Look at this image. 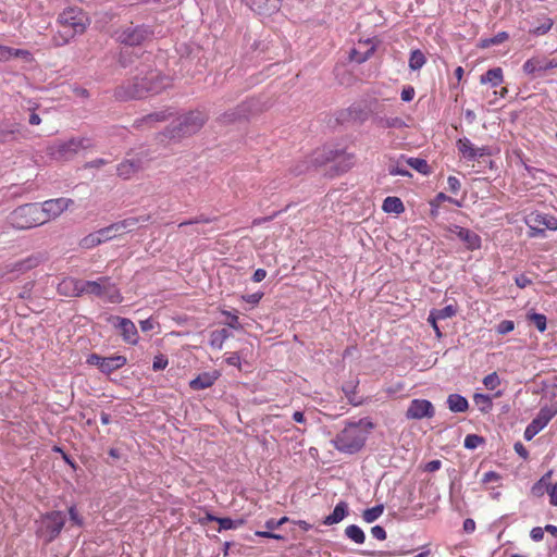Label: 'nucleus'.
Segmentation results:
<instances>
[{
    "label": "nucleus",
    "mask_w": 557,
    "mask_h": 557,
    "mask_svg": "<svg viewBox=\"0 0 557 557\" xmlns=\"http://www.w3.org/2000/svg\"><path fill=\"white\" fill-rule=\"evenodd\" d=\"M170 85L169 77L158 70L140 71L134 78L127 81L115 89L114 96L121 101L143 99L159 94Z\"/></svg>",
    "instance_id": "nucleus-1"
},
{
    "label": "nucleus",
    "mask_w": 557,
    "mask_h": 557,
    "mask_svg": "<svg viewBox=\"0 0 557 557\" xmlns=\"http://www.w3.org/2000/svg\"><path fill=\"white\" fill-rule=\"evenodd\" d=\"M207 120L208 116L205 112L199 110L189 111L172 121V123L158 135V140L163 145L178 141L200 131Z\"/></svg>",
    "instance_id": "nucleus-2"
},
{
    "label": "nucleus",
    "mask_w": 557,
    "mask_h": 557,
    "mask_svg": "<svg viewBox=\"0 0 557 557\" xmlns=\"http://www.w3.org/2000/svg\"><path fill=\"white\" fill-rule=\"evenodd\" d=\"M58 23L62 28L53 36V41L55 46H63L75 35L84 33L89 20L82 9L70 7L60 13Z\"/></svg>",
    "instance_id": "nucleus-3"
},
{
    "label": "nucleus",
    "mask_w": 557,
    "mask_h": 557,
    "mask_svg": "<svg viewBox=\"0 0 557 557\" xmlns=\"http://www.w3.org/2000/svg\"><path fill=\"white\" fill-rule=\"evenodd\" d=\"M362 424L363 420L348 423L332 441L335 448L349 455L361 450L368 438V431Z\"/></svg>",
    "instance_id": "nucleus-4"
},
{
    "label": "nucleus",
    "mask_w": 557,
    "mask_h": 557,
    "mask_svg": "<svg viewBox=\"0 0 557 557\" xmlns=\"http://www.w3.org/2000/svg\"><path fill=\"white\" fill-rule=\"evenodd\" d=\"M95 141L87 136L71 137L66 140H59L48 148L49 154L57 161L73 160L79 152L92 149Z\"/></svg>",
    "instance_id": "nucleus-5"
},
{
    "label": "nucleus",
    "mask_w": 557,
    "mask_h": 557,
    "mask_svg": "<svg viewBox=\"0 0 557 557\" xmlns=\"http://www.w3.org/2000/svg\"><path fill=\"white\" fill-rule=\"evenodd\" d=\"M66 522V513L62 510L48 511L40 516L37 521L36 535L42 539L46 544L57 540Z\"/></svg>",
    "instance_id": "nucleus-6"
},
{
    "label": "nucleus",
    "mask_w": 557,
    "mask_h": 557,
    "mask_svg": "<svg viewBox=\"0 0 557 557\" xmlns=\"http://www.w3.org/2000/svg\"><path fill=\"white\" fill-rule=\"evenodd\" d=\"M85 294L106 299L111 304L122 301L120 289L109 276H101L96 281H83V295Z\"/></svg>",
    "instance_id": "nucleus-7"
},
{
    "label": "nucleus",
    "mask_w": 557,
    "mask_h": 557,
    "mask_svg": "<svg viewBox=\"0 0 557 557\" xmlns=\"http://www.w3.org/2000/svg\"><path fill=\"white\" fill-rule=\"evenodd\" d=\"M11 224L18 230H28L44 223L39 203H25L10 214Z\"/></svg>",
    "instance_id": "nucleus-8"
},
{
    "label": "nucleus",
    "mask_w": 557,
    "mask_h": 557,
    "mask_svg": "<svg viewBox=\"0 0 557 557\" xmlns=\"http://www.w3.org/2000/svg\"><path fill=\"white\" fill-rule=\"evenodd\" d=\"M153 35L150 26L129 24L115 30L114 36L121 45L135 47L140 46Z\"/></svg>",
    "instance_id": "nucleus-9"
},
{
    "label": "nucleus",
    "mask_w": 557,
    "mask_h": 557,
    "mask_svg": "<svg viewBox=\"0 0 557 557\" xmlns=\"http://www.w3.org/2000/svg\"><path fill=\"white\" fill-rule=\"evenodd\" d=\"M530 237H545V231L557 230V219L553 215L532 212L525 218Z\"/></svg>",
    "instance_id": "nucleus-10"
},
{
    "label": "nucleus",
    "mask_w": 557,
    "mask_h": 557,
    "mask_svg": "<svg viewBox=\"0 0 557 557\" xmlns=\"http://www.w3.org/2000/svg\"><path fill=\"white\" fill-rule=\"evenodd\" d=\"M557 414V403L550 406H544L540 409L536 417L527 425L523 437L525 441H531L539 434L548 422Z\"/></svg>",
    "instance_id": "nucleus-11"
},
{
    "label": "nucleus",
    "mask_w": 557,
    "mask_h": 557,
    "mask_svg": "<svg viewBox=\"0 0 557 557\" xmlns=\"http://www.w3.org/2000/svg\"><path fill=\"white\" fill-rule=\"evenodd\" d=\"M148 161L149 158L146 151H140L131 158H126L117 165V175L123 180H128L134 174L143 170Z\"/></svg>",
    "instance_id": "nucleus-12"
},
{
    "label": "nucleus",
    "mask_w": 557,
    "mask_h": 557,
    "mask_svg": "<svg viewBox=\"0 0 557 557\" xmlns=\"http://www.w3.org/2000/svg\"><path fill=\"white\" fill-rule=\"evenodd\" d=\"M73 203L70 198H54L44 201L40 206V212L42 213L44 223L49 222L61 215Z\"/></svg>",
    "instance_id": "nucleus-13"
},
{
    "label": "nucleus",
    "mask_w": 557,
    "mask_h": 557,
    "mask_svg": "<svg viewBox=\"0 0 557 557\" xmlns=\"http://www.w3.org/2000/svg\"><path fill=\"white\" fill-rule=\"evenodd\" d=\"M108 321L117 330L123 341L131 345H136L139 339L137 327L134 322L127 318L112 315Z\"/></svg>",
    "instance_id": "nucleus-14"
},
{
    "label": "nucleus",
    "mask_w": 557,
    "mask_h": 557,
    "mask_svg": "<svg viewBox=\"0 0 557 557\" xmlns=\"http://www.w3.org/2000/svg\"><path fill=\"white\" fill-rule=\"evenodd\" d=\"M435 414V408L433 404L428 399H412L405 413L408 420H421L424 418H433Z\"/></svg>",
    "instance_id": "nucleus-15"
},
{
    "label": "nucleus",
    "mask_w": 557,
    "mask_h": 557,
    "mask_svg": "<svg viewBox=\"0 0 557 557\" xmlns=\"http://www.w3.org/2000/svg\"><path fill=\"white\" fill-rule=\"evenodd\" d=\"M448 232L458 237L468 250H476L481 248V237L473 231L459 225H449Z\"/></svg>",
    "instance_id": "nucleus-16"
},
{
    "label": "nucleus",
    "mask_w": 557,
    "mask_h": 557,
    "mask_svg": "<svg viewBox=\"0 0 557 557\" xmlns=\"http://www.w3.org/2000/svg\"><path fill=\"white\" fill-rule=\"evenodd\" d=\"M557 69V58H532L524 62L523 71L529 75Z\"/></svg>",
    "instance_id": "nucleus-17"
},
{
    "label": "nucleus",
    "mask_w": 557,
    "mask_h": 557,
    "mask_svg": "<svg viewBox=\"0 0 557 557\" xmlns=\"http://www.w3.org/2000/svg\"><path fill=\"white\" fill-rule=\"evenodd\" d=\"M46 259L44 253H34L23 260L7 265V273H24L38 267Z\"/></svg>",
    "instance_id": "nucleus-18"
},
{
    "label": "nucleus",
    "mask_w": 557,
    "mask_h": 557,
    "mask_svg": "<svg viewBox=\"0 0 557 557\" xmlns=\"http://www.w3.org/2000/svg\"><path fill=\"white\" fill-rule=\"evenodd\" d=\"M249 8L259 15H272L282 5V0H247Z\"/></svg>",
    "instance_id": "nucleus-19"
},
{
    "label": "nucleus",
    "mask_w": 557,
    "mask_h": 557,
    "mask_svg": "<svg viewBox=\"0 0 557 557\" xmlns=\"http://www.w3.org/2000/svg\"><path fill=\"white\" fill-rule=\"evenodd\" d=\"M58 292L67 297L83 296V280L66 277L58 285Z\"/></svg>",
    "instance_id": "nucleus-20"
},
{
    "label": "nucleus",
    "mask_w": 557,
    "mask_h": 557,
    "mask_svg": "<svg viewBox=\"0 0 557 557\" xmlns=\"http://www.w3.org/2000/svg\"><path fill=\"white\" fill-rule=\"evenodd\" d=\"M126 362V357L122 355L104 357L103 361L101 362L100 371L104 374H111L112 372L124 367Z\"/></svg>",
    "instance_id": "nucleus-21"
},
{
    "label": "nucleus",
    "mask_w": 557,
    "mask_h": 557,
    "mask_svg": "<svg viewBox=\"0 0 557 557\" xmlns=\"http://www.w3.org/2000/svg\"><path fill=\"white\" fill-rule=\"evenodd\" d=\"M373 123L380 128L401 129L407 126L406 122L399 116L375 115Z\"/></svg>",
    "instance_id": "nucleus-22"
},
{
    "label": "nucleus",
    "mask_w": 557,
    "mask_h": 557,
    "mask_svg": "<svg viewBox=\"0 0 557 557\" xmlns=\"http://www.w3.org/2000/svg\"><path fill=\"white\" fill-rule=\"evenodd\" d=\"M347 113L351 121L363 123L369 119L371 110L364 103H354L348 108Z\"/></svg>",
    "instance_id": "nucleus-23"
},
{
    "label": "nucleus",
    "mask_w": 557,
    "mask_h": 557,
    "mask_svg": "<svg viewBox=\"0 0 557 557\" xmlns=\"http://www.w3.org/2000/svg\"><path fill=\"white\" fill-rule=\"evenodd\" d=\"M348 504L346 502H339L333 512L326 516L323 520L324 525H333L341 522L348 515Z\"/></svg>",
    "instance_id": "nucleus-24"
},
{
    "label": "nucleus",
    "mask_w": 557,
    "mask_h": 557,
    "mask_svg": "<svg viewBox=\"0 0 557 557\" xmlns=\"http://www.w3.org/2000/svg\"><path fill=\"white\" fill-rule=\"evenodd\" d=\"M150 219L149 215H141V216H131L127 219H124L122 221L115 222V225L117 227V231L120 234L132 232L136 228V226L139 223L148 222Z\"/></svg>",
    "instance_id": "nucleus-25"
},
{
    "label": "nucleus",
    "mask_w": 557,
    "mask_h": 557,
    "mask_svg": "<svg viewBox=\"0 0 557 557\" xmlns=\"http://www.w3.org/2000/svg\"><path fill=\"white\" fill-rule=\"evenodd\" d=\"M173 113L170 112L169 110H163V111H159V112H153V113H150L139 120H136L134 125L136 127H141L144 125H153L154 123L157 122H163L165 120H168Z\"/></svg>",
    "instance_id": "nucleus-26"
},
{
    "label": "nucleus",
    "mask_w": 557,
    "mask_h": 557,
    "mask_svg": "<svg viewBox=\"0 0 557 557\" xmlns=\"http://www.w3.org/2000/svg\"><path fill=\"white\" fill-rule=\"evenodd\" d=\"M446 404L451 412H466L469 408L467 398L460 394H450L447 397Z\"/></svg>",
    "instance_id": "nucleus-27"
},
{
    "label": "nucleus",
    "mask_w": 557,
    "mask_h": 557,
    "mask_svg": "<svg viewBox=\"0 0 557 557\" xmlns=\"http://www.w3.org/2000/svg\"><path fill=\"white\" fill-rule=\"evenodd\" d=\"M248 113H249L248 106L243 103V104L238 106L237 108H235L234 110L224 112L220 116V121L224 124L235 122L240 119H246L248 116Z\"/></svg>",
    "instance_id": "nucleus-28"
},
{
    "label": "nucleus",
    "mask_w": 557,
    "mask_h": 557,
    "mask_svg": "<svg viewBox=\"0 0 557 557\" xmlns=\"http://www.w3.org/2000/svg\"><path fill=\"white\" fill-rule=\"evenodd\" d=\"M504 81L503 70L500 67H493L486 71L480 77V83L485 85L490 84L492 87L499 86Z\"/></svg>",
    "instance_id": "nucleus-29"
},
{
    "label": "nucleus",
    "mask_w": 557,
    "mask_h": 557,
    "mask_svg": "<svg viewBox=\"0 0 557 557\" xmlns=\"http://www.w3.org/2000/svg\"><path fill=\"white\" fill-rule=\"evenodd\" d=\"M456 146H457L459 153L462 156V158L467 159L468 161L476 160L475 147L470 141L469 138H467V137L459 138L456 143Z\"/></svg>",
    "instance_id": "nucleus-30"
},
{
    "label": "nucleus",
    "mask_w": 557,
    "mask_h": 557,
    "mask_svg": "<svg viewBox=\"0 0 557 557\" xmlns=\"http://www.w3.org/2000/svg\"><path fill=\"white\" fill-rule=\"evenodd\" d=\"M215 380H216V376H214L208 372H203V373L199 374L197 377H195L194 380H191L189 382V386L194 391H201V389L211 387L214 384Z\"/></svg>",
    "instance_id": "nucleus-31"
},
{
    "label": "nucleus",
    "mask_w": 557,
    "mask_h": 557,
    "mask_svg": "<svg viewBox=\"0 0 557 557\" xmlns=\"http://www.w3.org/2000/svg\"><path fill=\"white\" fill-rule=\"evenodd\" d=\"M382 209L386 213L400 214L405 211V206L400 198L389 196L384 199Z\"/></svg>",
    "instance_id": "nucleus-32"
},
{
    "label": "nucleus",
    "mask_w": 557,
    "mask_h": 557,
    "mask_svg": "<svg viewBox=\"0 0 557 557\" xmlns=\"http://www.w3.org/2000/svg\"><path fill=\"white\" fill-rule=\"evenodd\" d=\"M456 313L457 307L454 305H447L444 308L432 310L428 320H445L453 318Z\"/></svg>",
    "instance_id": "nucleus-33"
},
{
    "label": "nucleus",
    "mask_w": 557,
    "mask_h": 557,
    "mask_svg": "<svg viewBox=\"0 0 557 557\" xmlns=\"http://www.w3.org/2000/svg\"><path fill=\"white\" fill-rule=\"evenodd\" d=\"M230 336L231 333L226 329L215 330L210 334V346L220 350Z\"/></svg>",
    "instance_id": "nucleus-34"
},
{
    "label": "nucleus",
    "mask_w": 557,
    "mask_h": 557,
    "mask_svg": "<svg viewBox=\"0 0 557 557\" xmlns=\"http://www.w3.org/2000/svg\"><path fill=\"white\" fill-rule=\"evenodd\" d=\"M425 63L426 58L420 49H414L410 52L408 65L411 71H419Z\"/></svg>",
    "instance_id": "nucleus-35"
},
{
    "label": "nucleus",
    "mask_w": 557,
    "mask_h": 557,
    "mask_svg": "<svg viewBox=\"0 0 557 557\" xmlns=\"http://www.w3.org/2000/svg\"><path fill=\"white\" fill-rule=\"evenodd\" d=\"M345 535L356 544H363L366 541V534L362 529L356 524H350L345 529Z\"/></svg>",
    "instance_id": "nucleus-36"
},
{
    "label": "nucleus",
    "mask_w": 557,
    "mask_h": 557,
    "mask_svg": "<svg viewBox=\"0 0 557 557\" xmlns=\"http://www.w3.org/2000/svg\"><path fill=\"white\" fill-rule=\"evenodd\" d=\"M474 404L478 406L479 410L483 413H487L493 408V400L486 394L476 393L473 396Z\"/></svg>",
    "instance_id": "nucleus-37"
},
{
    "label": "nucleus",
    "mask_w": 557,
    "mask_h": 557,
    "mask_svg": "<svg viewBox=\"0 0 557 557\" xmlns=\"http://www.w3.org/2000/svg\"><path fill=\"white\" fill-rule=\"evenodd\" d=\"M407 164L412 168L413 170H416L417 172L423 174V175H428L431 173V169H430V165L428 164L426 160L425 159H422V158H408L406 160Z\"/></svg>",
    "instance_id": "nucleus-38"
},
{
    "label": "nucleus",
    "mask_w": 557,
    "mask_h": 557,
    "mask_svg": "<svg viewBox=\"0 0 557 557\" xmlns=\"http://www.w3.org/2000/svg\"><path fill=\"white\" fill-rule=\"evenodd\" d=\"M383 511H384V506L382 504H379L374 507L366 509L362 512V519L367 523H372L383 515Z\"/></svg>",
    "instance_id": "nucleus-39"
},
{
    "label": "nucleus",
    "mask_w": 557,
    "mask_h": 557,
    "mask_svg": "<svg viewBox=\"0 0 557 557\" xmlns=\"http://www.w3.org/2000/svg\"><path fill=\"white\" fill-rule=\"evenodd\" d=\"M17 128L14 125L1 124L0 125V144L9 143L15 138Z\"/></svg>",
    "instance_id": "nucleus-40"
},
{
    "label": "nucleus",
    "mask_w": 557,
    "mask_h": 557,
    "mask_svg": "<svg viewBox=\"0 0 557 557\" xmlns=\"http://www.w3.org/2000/svg\"><path fill=\"white\" fill-rule=\"evenodd\" d=\"M96 233H97L98 237L101 238V244L120 235L115 223H112L111 225H109L107 227L100 228Z\"/></svg>",
    "instance_id": "nucleus-41"
},
{
    "label": "nucleus",
    "mask_w": 557,
    "mask_h": 557,
    "mask_svg": "<svg viewBox=\"0 0 557 557\" xmlns=\"http://www.w3.org/2000/svg\"><path fill=\"white\" fill-rule=\"evenodd\" d=\"M39 104L37 102H34L32 100L26 101L25 109L29 112L28 123L30 125H39L41 123L39 114L36 113Z\"/></svg>",
    "instance_id": "nucleus-42"
},
{
    "label": "nucleus",
    "mask_w": 557,
    "mask_h": 557,
    "mask_svg": "<svg viewBox=\"0 0 557 557\" xmlns=\"http://www.w3.org/2000/svg\"><path fill=\"white\" fill-rule=\"evenodd\" d=\"M530 322H532L540 332H544L547 327V319L542 313L533 312L528 315Z\"/></svg>",
    "instance_id": "nucleus-43"
},
{
    "label": "nucleus",
    "mask_w": 557,
    "mask_h": 557,
    "mask_svg": "<svg viewBox=\"0 0 557 557\" xmlns=\"http://www.w3.org/2000/svg\"><path fill=\"white\" fill-rule=\"evenodd\" d=\"M508 38V34L506 32H500L492 38L481 40V48H488L491 46L499 45L504 42Z\"/></svg>",
    "instance_id": "nucleus-44"
},
{
    "label": "nucleus",
    "mask_w": 557,
    "mask_h": 557,
    "mask_svg": "<svg viewBox=\"0 0 557 557\" xmlns=\"http://www.w3.org/2000/svg\"><path fill=\"white\" fill-rule=\"evenodd\" d=\"M100 244L101 238L98 237L96 232L85 236L81 242V246L86 249L94 248Z\"/></svg>",
    "instance_id": "nucleus-45"
},
{
    "label": "nucleus",
    "mask_w": 557,
    "mask_h": 557,
    "mask_svg": "<svg viewBox=\"0 0 557 557\" xmlns=\"http://www.w3.org/2000/svg\"><path fill=\"white\" fill-rule=\"evenodd\" d=\"M214 220H215V218H210V216H206V215L201 214L195 219H190V220L181 222L178 224V227H184L187 225L208 224V223L213 222Z\"/></svg>",
    "instance_id": "nucleus-46"
},
{
    "label": "nucleus",
    "mask_w": 557,
    "mask_h": 557,
    "mask_svg": "<svg viewBox=\"0 0 557 557\" xmlns=\"http://www.w3.org/2000/svg\"><path fill=\"white\" fill-rule=\"evenodd\" d=\"M484 442L483 437L476 434H468L463 445L468 449H474Z\"/></svg>",
    "instance_id": "nucleus-47"
},
{
    "label": "nucleus",
    "mask_w": 557,
    "mask_h": 557,
    "mask_svg": "<svg viewBox=\"0 0 557 557\" xmlns=\"http://www.w3.org/2000/svg\"><path fill=\"white\" fill-rule=\"evenodd\" d=\"M553 26V21L550 18H545L543 23H541L539 26H535L533 29L530 30L535 36H542L547 34Z\"/></svg>",
    "instance_id": "nucleus-48"
},
{
    "label": "nucleus",
    "mask_w": 557,
    "mask_h": 557,
    "mask_svg": "<svg viewBox=\"0 0 557 557\" xmlns=\"http://www.w3.org/2000/svg\"><path fill=\"white\" fill-rule=\"evenodd\" d=\"M70 520L73 524L77 527L84 525V518L79 515L76 505H71L67 509Z\"/></svg>",
    "instance_id": "nucleus-49"
},
{
    "label": "nucleus",
    "mask_w": 557,
    "mask_h": 557,
    "mask_svg": "<svg viewBox=\"0 0 557 557\" xmlns=\"http://www.w3.org/2000/svg\"><path fill=\"white\" fill-rule=\"evenodd\" d=\"M483 384L488 389H495L500 384V380H499L497 373L493 372V373L487 374L483 379Z\"/></svg>",
    "instance_id": "nucleus-50"
},
{
    "label": "nucleus",
    "mask_w": 557,
    "mask_h": 557,
    "mask_svg": "<svg viewBox=\"0 0 557 557\" xmlns=\"http://www.w3.org/2000/svg\"><path fill=\"white\" fill-rule=\"evenodd\" d=\"M515 323L511 320H503L496 327V331L500 335H505L513 331Z\"/></svg>",
    "instance_id": "nucleus-51"
},
{
    "label": "nucleus",
    "mask_w": 557,
    "mask_h": 557,
    "mask_svg": "<svg viewBox=\"0 0 557 557\" xmlns=\"http://www.w3.org/2000/svg\"><path fill=\"white\" fill-rule=\"evenodd\" d=\"M169 361L164 355H158L153 358L152 369L153 371H160L166 368Z\"/></svg>",
    "instance_id": "nucleus-52"
},
{
    "label": "nucleus",
    "mask_w": 557,
    "mask_h": 557,
    "mask_svg": "<svg viewBox=\"0 0 557 557\" xmlns=\"http://www.w3.org/2000/svg\"><path fill=\"white\" fill-rule=\"evenodd\" d=\"M225 317H227V326L232 327V329H235V330H239L242 329V325L239 323V320H238V317L230 311H223L222 312Z\"/></svg>",
    "instance_id": "nucleus-53"
},
{
    "label": "nucleus",
    "mask_w": 557,
    "mask_h": 557,
    "mask_svg": "<svg viewBox=\"0 0 557 557\" xmlns=\"http://www.w3.org/2000/svg\"><path fill=\"white\" fill-rule=\"evenodd\" d=\"M388 173L393 176L399 175V176H411V173L403 166L399 165H392L388 168Z\"/></svg>",
    "instance_id": "nucleus-54"
},
{
    "label": "nucleus",
    "mask_w": 557,
    "mask_h": 557,
    "mask_svg": "<svg viewBox=\"0 0 557 557\" xmlns=\"http://www.w3.org/2000/svg\"><path fill=\"white\" fill-rule=\"evenodd\" d=\"M371 535L379 541H384V540H386V536H387L385 529L381 525L372 527Z\"/></svg>",
    "instance_id": "nucleus-55"
},
{
    "label": "nucleus",
    "mask_w": 557,
    "mask_h": 557,
    "mask_svg": "<svg viewBox=\"0 0 557 557\" xmlns=\"http://www.w3.org/2000/svg\"><path fill=\"white\" fill-rule=\"evenodd\" d=\"M218 523L220 525L219 530H232L236 528V523L231 518H219Z\"/></svg>",
    "instance_id": "nucleus-56"
},
{
    "label": "nucleus",
    "mask_w": 557,
    "mask_h": 557,
    "mask_svg": "<svg viewBox=\"0 0 557 557\" xmlns=\"http://www.w3.org/2000/svg\"><path fill=\"white\" fill-rule=\"evenodd\" d=\"M338 158V151L330 150L325 158H320V156H315L313 159L314 164H322L326 161L335 160Z\"/></svg>",
    "instance_id": "nucleus-57"
},
{
    "label": "nucleus",
    "mask_w": 557,
    "mask_h": 557,
    "mask_svg": "<svg viewBox=\"0 0 557 557\" xmlns=\"http://www.w3.org/2000/svg\"><path fill=\"white\" fill-rule=\"evenodd\" d=\"M416 95V91H414V88L412 86H406L404 87V89L401 90V100L405 101V102H409L413 99Z\"/></svg>",
    "instance_id": "nucleus-58"
},
{
    "label": "nucleus",
    "mask_w": 557,
    "mask_h": 557,
    "mask_svg": "<svg viewBox=\"0 0 557 557\" xmlns=\"http://www.w3.org/2000/svg\"><path fill=\"white\" fill-rule=\"evenodd\" d=\"M432 201H435V203H438V205H440V202L448 201V202L454 203V205H456L458 207L461 206V203L458 200H455L454 198L445 195L444 193H438Z\"/></svg>",
    "instance_id": "nucleus-59"
},
{
    "label": "nucleus",
    "mask_w": 557,
    "mask_h": 557,
    "mask_svg": "<svg viewBox=\"0 0 557 557\" xmlns=\"http://www.w3.org/2000/svg\"><path fill=\"white\" fill-rule=\"evenodd\" d=\"M103 359H104V357H101L97 354H90L86 359V363L89 366H96L100 370L101 362L103 361Z\"/></svg>",
    "instance_id": "nucleus-60"
},
{
    "label": "nucleus",
    "mask_w": 557,
    "mask_h": 557,
    "mask_svg": "<svg viewBox=\"0 0 557 557\" xmlns=\"http://www.w3.org/2000/svg\"><path fill=\"white\" fill-rule=\"evenodd\" d=\"M448 188L453 194H457L460 189V181L456 176H448L447 178Z\"/></svg>",
    "instance_id": "nucleus-61"
},
{
    "label": "nucleus",
    "mask_w": 557,
    "mask_h": 557,
    "mask_svg": "<svg viewBox=\"0 0 557 557\" xmlns=\"http://www.w3.org/2000/svg\"><path fill=\"white\" fill-rule=\"evenodd\" d=\"M547 494L549 496V503L553 506H557V482L553 485H547Z\"/></svg>",
    "instance_id": "nucleus-62"
},
{
    "label": "nucleus",
    "mask_w": 557,
    "mask_h": 557,
    "mask_svg": "<svg viewBox=\"0 0 557 557\" xmlns=\"http://www.w3.org/2000/svg\"><path fill=\"white\" fill-rule=\"evenodd\" d=\"M502 479L500 474L495 471H487L483 474L482 482L483 483H491V482H498Z\"/></svg>",
    "instance_id": "nucleus-63"
},
{
    "label": "nucleus",
    "mask_w": 557,
    "mask_h": 557,
    "mask_svg": "<svg viewBox=\"0 0 557 557\" xmlns=\"http://www.w3.org/2000/svg\"><path fill=\"white\" fill-rule=\"evenodd\" d=\"M262 297H263V293H253V294L244 295L243 299L248 304L257 305V304H259V301L261 300Z\"/></svg>",
    "instance_id": "nucleus-64"
}]
</instances>
